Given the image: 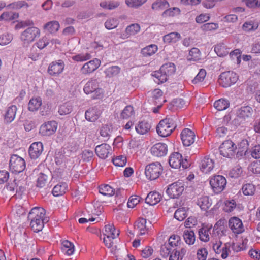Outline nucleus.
I'll return each mask as SVG.
<instances>
[{
	"label": "nucleus",
	"mask_w": 260,
	"mask_h": 260,
	"mask_svg": "<svg viewBox=\"0 0 260 260\" xmlns=\"http://www.w3.org/2000/svg\"><path fill=\"white\" fill-rule=\"evenodd\" d=\"M42 104V99L40 97L33 98L28 103V109L30 111H36L41 107Z\"/></svg>",
	"instance_id": "cd10ccee"
},
{
	"label": "nucleus",
	"mask_w": 260,
	"mask_h": 260,
	"mask_svg": "<svg viewBox=\"0 0 260 260\" xmlns=\"http://www.w3.org/2000/svg\"><path fill=\"white\" fill-rule=\"evenodd\" d=\"M181 138L184 146H190L195 141L194 132L189 128H185L181 133Z\"/></svg>",
	"instance_id": "dca6fc26"
},
{
	"label": "nucleus",
	"mask_w": 260,
	"mask_h": 260,
	"mask_svg": "<svg viewBox=\"0 0 260 260\" xmlns=\"http://www.w3.org/2000/svg\"><path fill=\"white\" fill-rule=\"evenodd\" d=\"M26 167L25 160L16 154L11 156L9 161V168L14 173L18 174L23 172Z\"/></svg>",
	"instance_id": "0eeeda50"
},
{
	"label": "nucleus",
	"mask_w": 260,
	"mask_h": 260,
	"mask_svg": "<svg viewBox=\"0 0 260 260\" xmlns=\"http://www.w3.org/2000/svg\"><path fill=\"white\" fill-rule=\"evenodd\" d=\"M45 210L41 207H35L29 212L28 217L31 219L30 226L34 232L42 230L45 222Z\"/></svg>",
	"instance_id": "f257e3e1"
},
{
	"label": "nucleus",
	"mask_w": 260,
	"mask_h": 260,
	"mask_svg": "<svg viewBox=\"0 0 260 260\" xmlns=\"http://www.w3.org/2000/svg\"><path fill=\"white\" fill-rule=\"evenodd\" d=\"M176 126L173 119L165 118L159 122L156 127V131L160 136L166 137L171 134Z\"/></svg>",
	"instance_id": "20e7f679"
},
{
	"label": "nucleus",
	"mask_w": 260,
	"mask_h": 260,
	"mask_svg": "<svg viewBox=\"0 0 260 260\" xmlns=\"http://www.w3.org/2000/svg\"><path fill=\"white\" fill-rule=\"evenodd\" d=\"M236 205L234 200H226L224 203L223 210L225 212H231L236 208Z\"/></svg>",
	"instance_id": "8fccbe9b"
},
{
	"label": "nucleus",
	"mask_w": 260,
	"mask_h": 260,
	"mask_svg": "<svg viewBox=\"0 0 260 260\" xmlns=\"http://www.w3.org/2000/svg\"><path fill=\"white\" fill-rule=\"evenodd\" d=\"M140 27L138 24H133L126 28L125 31L127 35H134L140 31Z\"/></svg>",
	"instance_id": "bf43d9fd"
},
{
	"label": "nucleus",
	"mask_w": 260,
	"mask_h": 260,
	"mask_svg": "<svg viewBox=\"0 0 260 260\" xmlns=\"http://www.w3.org/2000/svg\"><path fill=\"white\" fill-rule=\"evenodd\" d=\"M180 10L178 8L174 7L166 10L162 14L164 17H173L176 13L179 14Z\"/></svg>",
	"instance_id": "0e129e2a"
},
{
	"label": "nucleus",
	"mask_w": 260,
	"mask_h": 260,
	"mask_svg": "<svg viewBox=\"0 0 260 260\" xmlns=\"http://www.w3.org/2000/svg\"><path fill=\"white\" fill-rule=\"evenodd\" d=\"M83 90L86 94L93 93V99H100L104 94L103 89L100 87L99 80L94 78H91L88 80L84 86Z\"/></svg>",
	"instance_id": "f03ea898"
},
{
	"label": "nucleus",
	"mask_w": 260,
	"mask_h": 260,
	"mask_svg": "<svg viewBox=\"0 0 260 260\" xmlns=\"http://www.w3.org/2000/svg\"><path fill=\"white\" fill-rule=\"evenodd\" d=\"M162 171V167L160 162H154L146 166L145 175L149 180H154L160 176Z\"/></svg>",
	"instance_id": "39448f33"
},
{
	"label": "nucleus",
	"mask_w": 260,
	"mask_h": 260,
	"mask_svg": "<svg viewBox=\"0 0 260 260\" xmlns=\"http://www.w3.org/2000/svg\"><path fill=\"white\" fill-rule=\"evenodd\" d=\"M181 38L180 34L176 32H171L164 36L163 40L165 43H175L178 42Z\"/></svg>",
	"instance_id": "c756f323"
},
{
	"label": "nucleus",
	"mask_w": 260,
	"mask_h": 260,
	"mask_svg": "<svg viewBox=\"0 0 260 260\" xmlns=\"http://www.w3.org/2000/svg\"><path fill=\"white\" fill-rule=\"evenodd\" d=\"M258 26L259 25L257 22H254V21H250L245 22L242 26V28L243 30L249 32L256 30L258 28Z\"/></svg>",
	"instance_id": "09e8293b"
},
{
	"label": "nucleus",
	"mask_w": 260,
	"mask_h": 260,
	"mask_svg": "<svg viewBox=\"0 0 260 260\" xmlns=\"http://www.w3.org/2000/svg\"><path fill=\"white\" fill-rule=\"evenodd\" d=\"M17 111V107L15 105L10 106L6 112L5 119L8 122H11L14 120Z\"/></svg>",
	"instance_id": "f704fd0d"
},
{
	"label": "nucleus",
	"mask_w": 260,
	"mask_h": 260,
	"mask_svg": "<svg viewBox=\"0 0 260 260\" xmlns=\"http://www.w3.org/2000/svg\"><path fill=\"white\" fill-rule=\"evenodd\" d=\"M230 106V102L225 99H220L214 103V107L218 111L226 110Z\"/></svg>",
	"instance_id": "2f4dec72"
},
{
	"label": "nucleus",
	"mask_w": 260,
	"mask_h": 260,
	"mask_svg": "<svg viewBox=\"0 0 260 260\" xmlns=\"http://www.w3.org/2000/svg\"><path fill=\"white\" fill-rule=\"evenodd\" d=\"M169 163L170 166L174 169H179L181 167L183 169H186L189 166L187 159H183L182 155L179 152H174L170 155Z\"/></svg>",
	"instance_id": "9d476101"
},
{
	"label": "nucleus",
	"mask_w": 260,
	"mask_h": 260,
	"mask_svg": "<svg viewBox=\"0 0 260 260\" xmlns=\"http://www.w3.org/2000/svg\"><path fill=\"white\" fill-rule=\"evenodd\" d=\"M243 172L242 169L239 165L235 166L230 171V175L231 177L238 178Z\"/></svg>",
	"instance_id": "69168bd1"
},
{
	"label": "nucleus",
	"mask_w": 260,
	"mask_h": 260,
	"mask_svg": "<svg viewBox=\"0 0 260 260\" xmlns=\"http://www.w3.org/2000/svg\"><path fill=\"white\" fill-rule=\"evenodd\" d=\"M237 146L231 140H226L222 143L219 148L220 153L225 157L230 158L234 155Z\"/></svg>",
	"instance_id": "9b49d317"
},
{
	"label": "nucleus",
	"mask_w": 260,
	"mask_h": 260,
	"mask_svg": "<svg viewBox=\"0 0 260 260\" xmlns=\"http://www.w3.org/2000/svg\"><path fill=\"white\" fill-rule=\"evenodd\" d=\"M99 192L105 196H112L115 193V190L107 184L101 185L99 186Z\"/></svg>",
	"instance_id": "4c0bfd02"
},
{
	"label": "nucleus",
	"mask_w": 260,
	"mask_h": 260,
	"mask_svg": "<svg viewBox=\"0 0 260 260\" xmlns=\"http://www.w3.org/2000/svg\"><path fill=\"white\" fill-rule=\"evenodd\" d=\"M184 190V183L182 180H178L168 186L166 192L171 198H178Z\"/></svg>",
	"instance_id": "1a4fd4ad"
},
{
	"label": "nucleus",
	"mask_w": 260,
	"mask_h": 260,
	"mask_svg": "<svg viewBox=\"0 0 260 260\" xmlns=\"http://www.w3.org/2000/svg\"><path fill=\"white\" fill-rule=\"evenodd\" d=\"M238 76L232 71L225 72L221 74L218 82L223 87H228L234 84L238 80Z\"/></svg>",
	"instance_id": "6e6552de"
},
{
	"label": "nucleus",
	"mask_w": 260,
	"mask_h": 260,
	"mask_svg": "<svg viewBox=\"0 0 260 260\" xmlns=\"http://www.w3.org/2000/svg\"><path fill=\"white\" fill-rule=\"evenodd\" d=\"M168 242V244L169 245L170 247L172 249H177L178 247H180L182 245H183L180 237L177 235H172L170 237Z\"/></svg>",
	"instance_id": "bb28decb"
},
{
	"label": "nucleus",
	"mask_w": 260,
	"mask_h": 260,
	"mask_svg": "<svg viewBox=\"0 0 260 260\" xmlns=\"http://www.w3.org/2000/svg\"><path fill=\"white\" fill-rule=\"evenodd\" d=\"M18 17L19 15L17 13L6 12L1 15L0 19L5 21H11L18 18Z\"/></svg>",
	"instance_id": "603ef678"
},
{
	"label": "nucleus",
	"mask_w": 260,
	"mask_h": 260,
	"mask_svg": "<svg viewBox=\"0 0 260 260\" xmlns=\"http://www.w3.org/2000/svg\"><path fill=\"white\" fill-rule=\"evenodd\" d=\"M40 35V30L36 27H31L24 31L21 36V39L24 44L33 42Z\"/></svg>",
	"instance_id": "f8f14e48"
},
{
	"label": "nucleus",
	"mask_w": 260,
	"mask_h": 260,
	"mask_svg": "<svg viewBox=\"0 0 260 260\" xmlns=\"http://www.w3.org/2000/svg\"><path fill=\"white\" fill-rule=\"evenodd\" d=\"M201 53L197 48H192L189 52L188 60L197 61L201 59Z\"/></svg>",
	"instance_id": "79ce46f5"
},
{
	"label": "nucleus",
	"mask_w": 260,
	"mask_h": 260,
	"mask_svg": "<svg viewBox=\"0 0 260 260\" xmlns=\"http://www.w3.org/2000/svg\"><path fill=\"white\" fill-rule=\"evenodd\" d=\"M150 128V125L146 121L140 122L135 127L137 132L141 135L147 133Z\"/></svg>",
	"instance_id": "c9c22d12"
},
{
	"label": "nucleus",
	"mask_w": 260,
	"mask_h": 260,
	"mask_svg": "<svg viewBox=\"0 0 260 260\" xmlns=\"http://www.w3.org/2000/svg\"><path fill=\"white\" fill-rule=\"evenodd\" d=\"M248 170L254 174H260V160H257L251 162L248 167Z\"/></svg>",
	"instance_id": "de8ad7c7"
},
{
	"label": "nucleus",
	"mask_w": 260,
	"mask_h": 260,
	"mask_svg": "<svg viewBox=\"0 0 260 260\" xmlns=\"http://www.w3.org/2000/svg\"><path fill=\"white\" fill-rule=\"evenodd\" d=\"M43 151V145L41 142L32 143L29 148V155L31 159H36L39 157Z\"/></svg>",
	"instance_id": "aec40b11"
},
{
	"label": "nucleus",
	"mask_w": 260,
	"mask_h": 260,
	"mask_svg": "<svg viewBox=\"0 0 260 260\" xmlns=\"http://www.w3.org/2000/svg\"><path fill=\"white\" fill-rule=\"evenodd\" d=\"M251 156L254 159L260 158V145H256L250 150Z\"/></svg>",
	"instance_id": "774afa93"
},
{
	"label": "nucleus",
	"mask_w": 260,
	"mask_h": 260,
	"mask_svg": "<svg viewBox=\"0 0 260 260\" xmlns=\"http://www.w3.org/2000/svg\"><path fill=\"white\" fill-rule=\"evenodd\" d=\"M253 112V109L251 107L246 106L239 109L237 112V115L240 119L245 121L252 116Z\"/></svg>",
	"instance_id": "b1692460"
},
{
	"label": "nucleus",
	"mask_w": 260,
	"mask_h": 260,
	"mask_svg": "<svg viewBox=\"0 0 260 260\" xmlns=\"http://www.w3.org/2000/svg\"><path fill=\"white\" fill-rule=\"evenodd\" d=\"M158 50V47L155 44L148 45L141 50L142 54L145 56H150L155 54Z\"/></svg>",
	"instance_id": "e433bc0d"
},
{
	"label": "nucleus",
	"mask_w": 260,
	"mask_h": 260,
	"mask_svg": "<svg viewBox=\"0 0 260 260\" xmlns=\"http://www.w3.org/2000/svg\"><path fill=\"white\" fill-rule=\"evenodd\" d=\"M119 235V231L116 230L112 224H108L105 226L104 236H109L117 238Z\"/></svg>",
	"instance_id": "c85d7f7f"
},
{
	"label": "nucleus",
	"mask_w": 260,
	"mask_h": 260,
	"mask_svg": "<svg viewBox=\"0 0 260 260\" xmlns=\"http://www.w3.org/2000/svg\"><path fill=\"white\" fill-rule=\"evenodd\" d=\"M64 67L63 60L59 59L54 61L49 64L47 72L51 76L58 77L63 72Z\"/></svg>",
	"instance_id": "ddd939ff"
},
{
	"label": "nucleus",
	"mask_w": 260,
	"mask_h": 260,
	"mask_svg": "<svg viewBox=\"0 0 260 260\" xmlns=\"http://www.w3.org/2000/svg\"><path fill=\"white\" fill-rule=\"evenodd\" d=\"M120 72V68L117 66H113L107 68L104 73L107 77L111 78L117 76Z\"/></svg>",
	"instance_id": "58836bf2"
},
{
	"label": "nucleus",
	"mask_w": 260,
	"mask_h": 260,
	"mask_svg": "<svg viewBox=\"0 0 260 260\" xmlns=\"http://www.w3.org/2000/svg\"><path fill=\"white\" fill-rule=\"evenodd\" d=\"M134 228L139 235H145L148 233L149 229L147 221L143 218H140L135 222Z\"/></svg>",
	"instance_id": "4be33fe9"
},
{
	"label": "nucleus",
	"mask_w": 260,
	"mask_h": 260,
	"mask_svg": "<svg viewBox=\"0 0 260 260\" xmlns=\"http://www.w3.org/2000/svg\"><path fill=\"white\" fill-rule=\"evenodd\" d=\"M255 190V186L252 183L245 184L242 188V192L245 196H253Z\"/></svg>",
	"instance_id": "ea45409f"
},
{
	"label": "nucleus",
	"mask_w": 260,
	"mask_h": 260,
	"mask_svg": "<svg viewBox=\"0 0 260 260\" xmlns=\"http://www.w3.org/2000/svg\"><path fill=\"white\" fill-rule=\"evenodd\" d=\"M134 114L135 111L133 107L131 105H128L122 111L120 114V117L122 119H127L131 118Z\"/></svg>",
	"instance_id": "37998d69"
},
{
	"label": "nucleus",
	"mask_w": 260,
	"mask_h": 260,
	"mask_svg": "<svg viewBox=\"0 0 260 260\" xmlns=\"http://www.w3.org/2000/svg\"><path fill=\"white\" fill-rule=\"evenodd\" d=\"M172 248L168 244H164L161 246L160 253L163 257H167L170 256Z\"/></svg>",
	"instance_id": "680f3d73"
},
{
	"label": "nucleus",
	"mask_w": 260,
	"mask_h": 260,
	"mask_svg": "<svg viewBox=\"0 0 260 260\" xmlns=\"http://www.w3.org/2000/svg\"><path fill=\"white\" fill-rule=\"evenodd\" d=\"M151 154L155 157L165 156L168 152V146L166 143L159 142L153 145L150 149Z\"/></svg>",
	"instance_id": "a211bd4d"
},
{
	"label": "nucleus",
	"mask_w": 260,
	"mask_h": 260,
	"mask_svg": "<svg viewBox=\"0 0 260 260\" xmlns=\"http://www.w3.org/2000/svg\"><path fill=\"white\" fill-rule=\"evenodd\" d=\"M57 123L55 121H50L45 122L41 125L39 129V133L43 136H50L56 131Z\"/></svg>",
	"instance_id": "4468645a"
},
{
	"label": "nucleus",
	"mask_w": 260,
	"mask_h": 260,
	"mask_svg": "<svg viewBox=\"0 0 260 260\" xmlns=\"http://www.w3.org/2000/svg\"><path fill=\"white\" fill-rule=\"evenodd\" d=\"M61 249L68 255H71L74 252V245L68 240H64L61 243Z\"/></svg>",
	"instance_id": "473e14b6"
},
{
	"label": "nucleus",
	"mask_w": 260,
	"mask_h": 260,
	"mask_svg": "<svg viewBox=\"0 0 260 260\" xmlns=\"http://www.w3.org/2000/svg\"><path fill=\"white\" fill-rule=\"evenodd\" d=\"M212 225L203 224L202 226L198 230V235L200 240L203 242H207L210 240V234Z\"/></svg>",
	"instance_id": "412c9836"
},
{
	"label": "nucleus",
	"mask_w": 260,
	"mask_h": 260,
	"mask_svg": "<svg viewBox=\"0 0 260 260\" xmlns=\"http://www.w3.org/2000/svg\"><path fill=\"white\" fill-rule=\"evenodd\" d=\"M48 181V177L44 173H40L38 177L37 180V187L42 188L44 187Z\"/></svg>",
	"instance_id": "13d9d810"
},
{
	"label": "nucleus",
	"mask_w": 260,
	"mask_h": 260,
	"mask_svg": "<svg viewBox=\"0 0 260 260\" xmlns=\"http://www.w3.org/2000/svg\"><path fill=\"white\" fill-rule=\"evenodd\" d=\"M175 67L173 63H169L162 65L159 71H155L153 73V76L156 80L155 82L159 84L166 82L168 79V76L174 73Z\"/></svg>",
	"instance_id": "7ed1b4c3"
},
{
	"label": "nucleus",
	"mask_w": 260,
	"mask_h": 260,
	"mask_svg": "<svg viewBox=\"0 0 260 260\" xmlns=\"http://www.w3.org/2000/svg\"><path fill=\"white\" fill-rule=\"evenodd\" d=\"M226 178L221 175H215L210 178L209 184L213 192L215 194L221 193L226 185Z\"/></svg>",
	"instance_id": "423d86ee"
},
{
	"label": "nucleus",
	"mask_w": 260,
	"mask_h": 260,
	"mask_svg": "<svg viewBox=\"0 0 260 260\" xmlns=\"http://www.w3.org/2000/svg\"><path fill=\"white\" fill-rule=\"evenodd\" d=\"M102 112L97 106L90 108L85 114L86 119L89 121H95L100 117Z\"/></svg>",
	"instance_id": "5701e85b"
},
{
	"label": "nucleus",
	"mask_w": 260,
	"mask_h": 260,
	"mask_svg": "<svg viewBox=\"0 0 260 260\" xmlns=\"http://www.w3.org/2000/svg\"><path fill=\"white\" fill-rule=\"evenodd\" d=\"M187 217V212L184 208H178L174 213V217L178 221H183Z\"/></svg>",
	"instance_id": "5fc2aeb1"
},
{
	"label": "nucleus",
	"mask_w": 260,
	"mask_h": 260,
	"mask_svg": "<svg viewBox=\"0 0 260 260\" xmlns=\"http://www.w3.org/2000/svg\"><path fill=\"white\" fill-rule=\"evenodd\" d=\"M112 161L113 164L116 166L124 167L126 164L127 159L126 156L120 155L113 158Z\"/></svg>",
	"instance_id": "4d7b16f0"
},
{
	"label": "nucleus",
	"mask_w": 260,
	"mask_h": 260,
	"mask_svg": "<svg viewBox=\"0 0 260 260\" xmlns=\"http://www.w3.org/2000/svg\"><path fill=\"white\" fill-rule=\"evenodd\" d=\"M214 167V163L212 159L208 158H204L201 162L200 169L204 173H210Z\"/></svg>",
	"instance_id": "a878e982"
},
{
	"label": "nucleus",
	"mask_w": 260,
	"mask_h": 260,
	"mask_svg": "<svg viewBox=\"0 0 260 260\" xmlns=\"http://www.w3.org/2000/svg\"><path fill=\"white\" fill-rule=\"evenodd\" d=\"M214 51L219 56H224L229 53L226 46L223 43L217 44L214 47Z\"/></svg>",
	"instance_id": "c03bdc74"
},
{
	"label": "nucleus",
	"mask_w": 260,
	"mask_h": 260,
	"mask_svg": "<svg viewBox=\"0 0 260 260\" xmlns=\"http://www.w3.org/2000/svg\"><path fill=\"white\" fill-rule=\"evenodd\" d=\"M229 226L232 232L236 235L242 233L245 230L242 220L235 216L230 218Z\"/></svg>",
	"instance_id": "2eb2a0df"
},
{
	"label": "nucleus",
	"mask_w": 260,
	"mask_h": 260,
	"mask_svg": "<svg viewBox=\"0 0 260 260\" xmlns=\"http://www.w3.org/2000/svg\"><path fill=\"white\" fill-rule=\"evenodd\" d=\"M72 108L73 107L71 103H65L59 106L58 112L61 115H66L71 112Z\"/></svg>",
	"instance_id": "49530a36"
},
{
	"label": "nucleus",
	"mask_w": 260,
	"mask_h": 260,
	"mask_svg": "<svg viewBox=\"0 0 260 260\" xmlns=\"http://www.w3.org/2000/svg\"><path fill=\"white\" fill-rule=\"evenodd\" d=\"M95 152L99 158L104 159L111 154L112 148L109 145L103 143L95 147Z\"/></svg>",
	"instance_id": "6ab92c4d"
},
{
	"label": "nucleus",
	"mask_w": 260,
	"mask_h": 260,
	"mask_svg": "<svg viewBox=\"0 0 260 260\" xmlns=\"http://www.w3.org/2000/svg\"><path fill=\"white\" fill-rule=\"evenodd\" d=\"M197 204L203 210H208L211 206V201L207 196H203L198 200Z\"/></svg>",
	"instance_id": "7c9ffc66"
},
{
	"label": "nucleus",
	"mask_w": 260,
	"mask_h": 260,
	"mask_svg": "<svg viewBox=\"0 0 260 260\" xmlns=\"http://www.w3.org/2000/svg\"><path fill=\"white\" fill-rule=\"evenodd\" d=\"M70 161V160L67 158L65 155L62 154L55 158V162L56 165L62 168H67V167L70 166L69 165Z\"/></svg>",
	"instance_id": "3c124183"
},
{
	"label": "nucleus",
	"mask_w": 260,
	"mask_h": 260,
	"mask_svg": "<svg viewBox=\"0 0 260 260\" xmlns=\"http://www.w3.org/2000/svg\"><path fill=\"white\" fill-rule=\"evenodd\" d=\"M67 189V184L66 183L56 185L52 189V194L55 197H58L63 194Z\"/></svg>",
	"instance_id": "72a5a7b5"
},
{
	"label": "nucleus",
	"mask_w": 260,
	"mask_h": 260,
	"mask_svg": "<svg viewBox=\"0 0 260 260\" xmlns=\"http://www.w3.org/2000/svg\"><path fill=\"white\" fill-rule=\"evenodd\" d=\"M206 71L204 69H200L198 74L195 77V78L192 80V83L194 84H197L199 82H203L206 76Z\"/></svg>",
	"instance_id": "052dcab7"
},
{
	"label": "nucleus",
	"mask_w": 260,
	"mask_h": 260,
	"mask_svg": "<svg viewBox=\"0 0 260 260\" xmlns=\"http://www.w3.org/2000/svg\"><path fill=\"white\" fill-rule=\"evenodd\" d=\"M184 239L186 244L188 245H193L195 242L194 233L192 230H186L183 234Z\"/></svg>",
	"instance_id": "a19ab883"
},
{
	"label": "nucleus",
	"mask_w": 260,
	"mask_h": 260,
	"mask_svg": "<svg viewBox=\"0 0 260 260\" xmlns=\"http://www.w3.org/2000/svg\"><path fill=\"white\" fill-rule=\"evenodd\" d=\"M161 194L156 191L149 192L145 199V202L151 206H154L158 204L161 200Z\"/></svg>",
	"instance_id": "393cba45"
},
{
	"label": "nucleus",
	"mask_w": 260,
	"mask_h": 260,
	"mask_svg": "<svg viewBox=\"0 0 260 260\" xmlns=\"http://www.w3.org/2000/svg\"><path fill=\"white\" fill-rule=\"evenodd\" d=\"M59 27L60 25L58 22L56 21L49 22L44 26V28L51 33L57 32L58 30Z\"/></svg>",
	"instance_id": "a18cd8bd"
},
{
	"label": "nucleus",
	"mask_w": 260,
	"mask_h": 260,
	"mask_svg": "<svg viewBox=\"0 0 260 260\" xmlns=\"http://www.w3.org/2000/svg\"><path fill=\"white\" fill-rule=\"evenodd\" d=\"M226 223L225 219L224 218L220 219L216 222L213 227V230L216 231L219 235L220 232H222L224 230V225Z\"/></svg>",
	"instance_id": "6e6d98bb"
},
{
	"label": "nucleus",
	"mask_w": 260,
	"mask_h": 260,
	"mask_svg": "<svg viewBox=\"0 0 260 260\" xmlns=\"http://www.w3.org/2000/svg\"><path fill=\"white\" fill-rule=\"evenodd\" d=\"M118 25V21L116 19L110 18L105 23V27L108 29H112L116 28Z\"/></svg>",
	"instance_id": "338daca9"
},
{
	"label": "nucleus",
	"mask_w": 260,
	"mask_h": 260,
	"mask_svg": "<svg viewBox=\"0 0 260 260\" xmlns=\"http://www.w3.org/2000/svg\"><path fill=\"white\" fill-rule=\"evenodd\" d=\"M100 60L94 58L84 64L81 68V73L84 75H88L95 71L100 66Z\"/></svg>",
	"instance_id": "f3484780"
},
{
	"label": "nucleus",
	"mask_w": 260,
	"mask_h": 260,
	"mask_svg": "<svg viewBox=\"0 0 260 260\" xmlns=\"http://www.w3.org/2000/svg\"><path fill=\"white\" fill-rule=\"evenodd\" d=\"M141 198L136 195L131 196L127 202V207L128 208H134L140 201Z\"/></svg>",
	"instance_id": "e2e57ef3"
},
{
	"label": "nucleus",
	"mask_w": 260,
	"mask_h": 260,
	"mask_svg": "<svg viewBox=\"0 0 260 260\" xmlns=\"http://www.w3.org/2000/svg\"><path fill=\"white\" fill-rule=\"evenodd\" d=\"M169 7V4L167 1H158L152 4V8L155 10H161Z\"/></svg>",
	"instance_id": "864d4df0"
}]
</instances>
